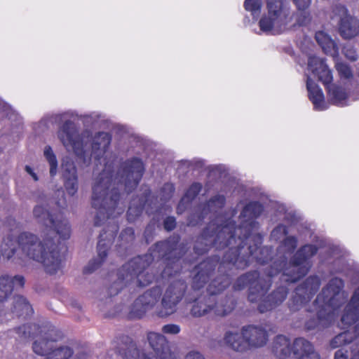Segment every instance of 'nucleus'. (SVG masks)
Segmentation results:
<instances>
[{"label":"nucleus","mask_w":359,"mask_h":359,"mask_svg":"<svg viewBox=\"0 0 359 359\" xmlns=\"http://www.w3.org/2000/svg\"><path fill=\"white\" fill-rule=\"evenodd\" d=\"M77 307H78V309H81V306L80 305H78V306H77Z\"/></svg>","instance_id":"obj_60"},{"label":"nucleus","mask_w":359,"mask_h":359,"mask_svg":"<svg viewBox=\"0 0 359 359\" xmlns=\"http://www.w3.org/2000/svg\"><path fill=\"white\" fill-rule=\"evenodd\" d=\"M162 332L168 334H177L180 332V327L176 324H167L163 326Z\"/></svg>","instance_id":"obj_47"},{"label":"nucleus","mask_w":359,"mask_h":359,"mask_svg":"<svg viewBox=\"0 0 359 359\" xmlns=\"http://www.w3.org/2000/svg\"><path fill=\"white\" fill-rule=\"evenodd\" d=\"M343 287L344 282L338 278L331 279L323 287L316 299L318 302L323 303L322 308L318 312L317 319H310L306 323V330H311L318 327H325L333 321L334 311L347 299V294L342 290Z\"/></svg>","instance_id":"obj_8"},{"label":"nucleus","mask_w":359,"mask_h":359,"mask_svg":"<svg viewBox=\"0 0 359 359\" xmlns=\"http://www.w3.org/2000/svg\"><path fill=\"white\" fill-rule=\"evenodd\" d=\"M119 198L118 190L113 180L112 168L110 165H105L92 184L91 205L95 210V226H100L109 217L123 212V209L118 208Z\"/></svg>","instance_id":"obj_5"},{"label":"nucleus","mask_w":359,"mask_h":359,"mask_svg":"<svg viewBox=\"0 0 359 359\" xmlns=\"http://www.w3.org/2000/svg\"><path fill=\"white\" fill-rule=\"evenodd\" d=\"M339 74L345 79H350L353 76L351 67L346 63L337 62L335 65Z\"/></svg>","instance_id":"obj_45"},{"label":"nucleus","mask_w":359,"mask_h":359,"mask_svg":"<svg viewBox=\"0 0 359 359\" xmlns=\"http://www.w3.org/2000/svg\"><path fill=\"white\" fill-rule=\"evenodd\" d=\"M43 155L50 166V175L54 177L57 172V160L50 146L47 145L44 147Z\"/></svg>","instance_id":"obj_35"},{"label":"nucleus","mask_w":359,"mask_h":359,"mask_svg":"<svg viewBox=\"0 0 359 359\" xmlns=\"http://www.w3.org/2000/svg\"><path fill=\"white\" fill-rule=\"evenodd\" d=\"M212 312L219 317H225L230 314L234 309L235 304L233 299L230 297H224L216 299L212 297Z\"/></svg>","instance_id":"obj_26"},{"label":"nucleus","mask_w":359,"mask_h":359,"mask_svg":"<svg viewBox=\"0 0 359 359\" xmlns=\"http://www.w3.org/2000/svg\"><path fill=\"white\" fill-rule=\"evenodd\" d=\"M278 272L273 267L266 271V276L258 271L247 272L236 279L233 287L235 290H242L248 286V299L252 303L258 304V311L262 313L271 311L285 302L289 291L285 286H279L266 295L272 284L271 278Z\"/></svg>","instance_id":"obj_3"},{"label":"nucleus","mask_w":359,"mask_h":359,"mask_svg":"<svg viewBox=\"0 0 359 359\" xmlns=\"http://www.w3.org/2000/svg\"><path fill=\"white\" fill-rule=\"evenodd\" d=\"M334 359H348V351L344 349H339L334 353Z\"/></svg>","instance_id":"obj_52"},{"label":"nucleus","mask_w":359,"mask_h":359,"mask_svg":"<svg viewBox=\"0 0 359 359\" xmlns=\"http://www.w3.org/2000/svg\"><path fill=\"white\" fill-rule=\"evenodd\" d=\"M225 203V198L222 195H217L211 198L203 208L201 217H204L205 215L208 212H217L218 209L222 208Z\"/></svg>","instance_id":"obj_33"},{"label":"nucleus","mask_w":359,"mask_h":359,"mask_svg":"<svg viewBox=\"0 0 359 359\" xmlns=\"http://www.w3.org/2000/svg\"><path fill=\"white\" fill-rule=\"evenodd\" d=\"M176 226L175 219L172 217H168L164 220V228L168 231H171Z\"/></svg>","instance_id":"obj_50"},{"label":"nucleus","mask_w":359,"mask_h":359,"mask_svg":"<svg viewBox=\"0 0 359 359\" xmlns=\"http://www.w3.org/2000/svg\"><path fill=\"white\" fill-rule=\"evenodd\" d=\"M294 354L299 355L298 359H320L319 353L315 351L313 344L301 337L294 340Z\"/></svg>","instance_id":"obj_24"},{"label":"nucleus","mask_w":359,"mask_h":359,"mask_svg":"<svg viewBox=\"0 0 359 359\" xmlns=\"http://www.w3.org/2000/svg\"><path fill=\"white\" fill-rule=\"evenodd\" d=\"M343 53L345 57L351 61H355L358 59V54L356 53V50L351 46H344L343 49Z\"/></svg>","instance_id":"obj_46"},{"label":"nucleus","mask_w":359,"mask_h":359,"mask_svg":"<svg viewBox=\"0 0 359 359\" xmlns=\"http://www.w3.org/2000/svg\"><path fill=\"white\" fill-rule=\"evenodd\" d=\"M62 172L63 179L78 177L76 166L69 158L62 159Z\"/></svg>","instance_id":"obj_37"},{"label":"nucleus","mask_w":359,"mask_h":359,"mask_svg":"<svg viewBox=\"0 0 359 359\" xmlns=\"http://www.w3.org/2000/svg\"><path fill=\"white\" fill-rule=\"evenodd\" d=\"M162 294L159 287H152L139 296L133 303L129 312L130 318H140L159 302Z\"/></svg>","instance_id":"obj_15"},{"label":"nucleus","mask_w":359,"mask_h":359,"mask_svg":"<svg viewBox=\"0 0 359 359\" xmlns=\"http://www.w3.org/2000/svg\"><path fill=\"white\" fill-rule=\"evenodd\" d=\"M320 285V278L317 276H310L306 281L297 287V293L309 296L310 299L311 297L318 290Z\"/></svg>","instance_id":"obj_29"},{"label":"nucleus","mask_w":359,"mask_h":359,"mask_svg":"<svg viewBox=\"0 0 359 359\" xmlns=\"http://www.w3.org/2000/svg\"><path fill=\"white\" fill-rule=\"evenodd\" d=\"M15 331L22 341L36 337L32 344L33 351L46 358L49 356L55 343L63 338L62 332L51 325L41 327L36 324L23 325Z\"/></svg>","instance_id":"obj_9"},{"label":"nucleus","mask_w":359,"mask_h":359,"mask_svg":"<svg viewBox=\"0 0 359 359\" xmlns=\"http://www.w3.org/2000/svg\"><path fill=\"white\" fill-rule=\"evenodd\" d=\"M187 285L182 280L172 281L165 288L160 304L156 307L154 314L159 318H167L177 310V306L183 299Z\"/></svg>","instance_id":"obj_13"},{"label":"nucleus","mask_w":359,"mask_h":359,"mask_svg":"<svg viewBox=\"0 0 359 359\" xmlns=\"http://www.w3.org/2000/svg\"><path fill=\"white\" fill-rule=\"evenodd\" d=\"M223 342L229 349L236 353H243L249 351L242 328L240 331H226L224 334Z\"/></svg>","instance_id":"obj_19"},{"label":"nucleus","mask_w":359,"mask_h":359,"mask_svg":"<svg viewBox=\"0 0 359 359\" xmlns=\"http://www.w3.org/2000/svg\"><path fill=\"white\" fill-rule=\"evenodd\" d=\"M64 180V187L69 196H74L79 189L78 177L67 178Z\"/></svg>","instance_id":"obj_41"},{"label":"nucleus","mask_w":359,"mask_h":359,"mask_svg":"<svg viewBox=\"0 0 359 359\" xmlns=\"http://www.w3.org/2000/svg\"><path fill=\"white\" fill-rule=\"evenodd\" d=\"M309 300V296L305 295L303 292L297 294L296 289L294 294L289 302V307L293 311H298Z\"/></svg>","instance_id":"obj_38"},{"label":"nucleus","mask_w":359,"mask_h":359,"mask_svg":"<svg viewBox=\"0 0 359 359\" xmlns=\"http://www.w3.org/2000/svg\"><path fill=\"white\" fill-rule=\"evenodd\" d=\"M81 117L83 118V121L87 124H90L93 122V117L91 115H83Z\"/></svg>","instance_id":"obj_55"},{"label":"nucleus","mask_w":359,"mask_h":359,"mask_svg":"<svg viewBox=\"0 0 359 359\" xmlns=\"http://www.w3.org/2000/svg\"><path fill=\"white\" fill-rule=\"evenodd\" d=\"M217 264V260L208 259L196 266L192 285L194 290H199L204 286L214 272Z\"/></svg>","instance_id":"obj_17"},{"label":"nucleus","mask_w":359,"mask_h":359,"mask_svg":"<svg viewBox=\"0 0 359 359\" xmlns=\"http://www.w3.org/2000/svg\"><path fill=\"white\" fill-rule=\"evenodd\" d=\"M121 245H130L133 243L135 239L134 230L132 228L125 229L121 233L120 236Z\"/></svg>","instance_id":"obj_43"},{"label":"nucleus","mask_w":359,"mask_h":359,"mask_svg":"<svg viewBox=\"0 0 359 359\" xmlns=\"http://www.w3.org/2000/svg\"><path fill=\"white\" fill-rule=\"evenodd\" d=\"M358 75L359 76V68H358Z\"/></svg>","instance_id":"obj_61"},{"label":"nucleus","mask_w":359,"mask_h":359,"mask_svg":"<svg viewBox=\"0 0 359 359\" xmlns=\"http://www.w3.org/2000/svg\"><path fill=\"white\" fill-rule=\"evenodd\" d=\"M14 310L21 314L28 315L32 313V308L27 300L22 296H15L13 299Z\"/></svg>","instance_id":"obj_36"},{"label":"nucleus","mask_w":359,"mask_h":359,"mask_svg":"<svg viewBox=\"0 0 359 359\" xmlns=\"http://www.w3.org/2000/svg\"><path fill=\"white\" fill-rule=\"evenodd\" d=\"M147 340L154 351V358H150L151 359H165L172 354L168 341L163 334L154 332H149ZM145 357L148 358L146 355Z\"/></svg>","instance_id":"obj_18"},{"label":"nucleus","mask_w":359,"mask_h":359,"mask_svg":"<svg viewBox=\"0 0 359 359\" xmlns=\"http://www.w3.org/2000/svg\"><path fill=\"white\" fill-rule=\"evenodd\" d=\"M297 239L293 236L287 237L278 249V254L281 259L280 263L275 269L278 271L283 270L281 280L283 282L294 283L304 276L309 271L311 264L309 259L318 251V248L313 245H305L294 255L289 264L285 266V261L297 247Z\"/></svg>","instance_id":"obj_7"},{"label":"nucleus","mask_w":359,"mask_h":359,"mask_svg":"<svg viewBox=\"0 0 359 359\" xmlns=\"http://www.w3.org/2000/svg\"><path fill=\"white\" fill-rule=\"evenodd\" d=\"M273 353L279 358H286L292 353L294 354V341L291 342L290 339L284 335H278L273 341Z\"/></svg>","instance_id":"obj_23"},{"label":"nucleus","mask_w":359,"mask_h":359,"mask_svg":"<svg viewBox=\"0 0 359 359\" xmlns=\"http://www.w3.org/2000/svg\"><path fill=\"white\" fill-rule=\"evenodd\" d=\"M306 88L309 92L310 100L313 102L315 108L323 109V104L324 102V95L319 87L310 79L307 78Z\"/></svg>","instance_id":"obj_28"},{"label":"nucleus","mask_w":359,"mask_h":359,"mask_svg":"<svg viewBox=\"0 0 359 359\" xmlns=\"http://www.w3.org/2000/svg\"><path fill=\"white\" fill-rule=\"evenodd\" d=\"M341 322L347 325L353 323L355 325L352 331L341 332L330 341L329 346L332 349L349 344L359 339V287L355 290L350 302L346 305Z\"/></svg>","instance_id":"obj_11"},{"label":"nucleus","mask_w":359,"mask_h":359,"mask_svg":"<svg viewBox=\"0 0 359 359\" xmlns=\"http://www.w3.org/2000/svg\"><path fill=\"white\" fill-rule=\"evenodd\" d=\"M57 135L67 151H73L76 156L83 157L85 162L89 161L92 156L100 158L111 142V136L104 132H99L92 137L89 130H85L79 135L75 124L69 120L60 127Z\"/></svg>","instance_id":"obj_4"},{"label":"nucleus","mask_w":359,"mask_h":359,"mask_svg":"<svg viewBox=\"0 0 359 359\" xmlns=\"http://www.w3.org/2000/svg\"><path fill=\"white\" fill-rule=\"evenodd\" d=\"M163 189L168 190L170 193H172L174 191V187L172 184H165Z\"/></svg>","instance_id":"obj_56"},{"label":"nucleus","mask_w":359,"mask_h":359,"mask_svg":"<svg viewBox=\"0 0 359 359\" xmlns=\"http://www.w3.org/2000/svg\"><path fill=\"white\" fill-rule=\"evenodd\" d=\"M243 334L249 351L264 346L269 340V334L264 327L260 325H248L242 327Z\"/></svg>","instance_id":"obj_16"},{"label":"nucleus","mask_w":359,"mask_h":359,"mask_svg":"<svg viewBox=\"0 0 359 359\" xmlns=\"http://www.w3.org/2000/svg\"><path fill=\"white\" fill-rule=\"evenodd\" d=\"M231 283L230 278L228 275H223L214 279L208 285V290L210 296L215 295L224 291Z\"/></svg>","instance_id":"obj_31"},{"label":"nucleus","mask_w":359,"mask_h":359,"mask_svg":"<svg viewBox=\"0 0 359 359\" xmlns=\"http://www.w3.org/2000/svg\"><path fill=\"white\" fill-rule=\"evenodd\" d=\"M332 18H337L339 19V23L341 22L344 18H348V16H351L348 13V9L341 4H335L332 7Z\"/></svg>","instance_id":"obj_42"},{"label":"nucleus","mask_w":359,"mask_h":359,"mask_svg":"<svg viewBox=\"0 0 359 359\" xmlns=\"http://www.w3.org/2000/svg\"><path fill=\"white\" fill-rule=\"evenodd\" d=\"M339 30L344 39L355 37L359 34V20L353 15L344 18L341 22L339 23Z\"/></svg>","instance_id":"obj_25"},{"label":"nucleus","mask_w":359,"mask_h":359,"mask_svg":"<svg viewBox=\"0 0 359 359\" xmlns=\"http://www.w3.org/2000/svg\"><path fill=\"white\" fill-rule=\"evenodd\" d=\"M108 249L109 245L101 238L97 243V257L90 262L86 268L89 272L96 270L104 262L107 255Z\"/></svg>","instance_id":"obj_30"},{"label":"nucleus","mask_w":359,"mask_h":359,"mask_svg":"<svg viewBox=\"0 0 359 359\" xmlns=\"http://www.w3.org/2000/svg\"><path fill=\"white\" fill-rule=\"evenodd\" d=\"M196 223H198V222H193V221H191V220L189 222V224H191V225H194V224H196Z\"/></svg>","instance_id":"obj_58"},{"label":"nucleus","mask_w":359,"mask_h":359,"mask_svg":"<svg viewBox=\"0 0 359 359\" xmlns=\"http://www.w3.org/2000/svg\"><path fill=\"white\" fill-rule=\"evenodd\" d=\"M297 8L300 11H304L307 9L311 2V0H292Z\"/></svg>","instance_id":"obj_49"},{"label":"nucleus","mask_w":359,"mask_h":359,"mask_svg":"<svg viewBox=\"0 0 359 359\" xmlns=\"http://www.w3.org/2000/svg\"><path fill=\"white\" fill-rule=\"evenodd\" d=\"M185 359H205V358L200 352L191 351L186 355Z\"/></svg>","instance_id":"obj_51"},{"label":"nucleus","mask_w":359,"mask_h":359,"mask_svg":"<svg viewBox=\"0 0 359 359\" xmlns=\"http://www.w3.org/2000/svg\"><path fill=\"white\" fill-rule=\"evenodd\" d=\"M73 353V350L68 346L57 347L55 345L49 356L45 359H69Z\"/></svg>","instance_id":"obj_34"},{"label":"nucleus","mask_w":359,"mask_h":359,"mask_svg":"<svg viewBox=\"0 0 359 359\" xmlns=\"http://www.w3.org/2000/svg\"><path fill=\"white\" fill-rule=\"evenodd\" d=\"M143 204L140 203L139 205H136V202L133 200L127 212L128 220L130 222H134L142 212Z\"/></svg>","instance_id":"obj_40"},{"label":"nucleus","mask_w":359,"mask_h":359,"mask_svg":"<svg viewBox=\"0 0 359 359\" xmlns=\"http://www.w3.org/2000/svg\"><path fill=\"white\" fill-rule=\"evenodd\" d=\"M245 8L251 12L253 15H258L262 8L261 0H245L244 2Z\"/></svg>","instance_id":"obj_44"},{"label":"nucleus","mask_w":359,"mask_h":359,"mask_svg":"<svg viewBox=\"0 0 359 359\" xmlns=\"http://www.w3.org/2000/svg\"><path fill=\"white\" fill-rule=\"evenodd\" d=\"M237 243L228 245L229 249L223 257L219 266V271L226 272V269L235 267L237 269H244L254 261L263 264L271 260V250L267 247H259L262 237L255 233L247 237L238 236Z\"/></svg>","instance_id":"obj_6"},{"label":"nucleus","mask_w":359,"mask_h":359,"mask_svg":"<svg viewBox=\"0 0 359 359\" xmlns=\"http://www.w3.org/2000/svg\"><path fill=\"white\" fill-rule=\"evenodd\" d=\"M177 242L174 239H170L157 243L153 247L150 255L135 257L123 265L118 271V282L115 283L114 285L111 287L110 294H116L118 292V289L114 291V287L118 284L126 285L130 283L135 282L137 286L140 287H144L150 284L154 279V276L144 271L149 265L151 260L155 257H165L167 259H169V262L167 264L163 271L165 275H172L170 269H174V272L177 273L180 268V264L178 263L180 262V257H174L175 259H176V261H170L172 256L175 255L177 251H178Z\"/></svg>","instance_id":"obj_2"},{"label":"nucleus","mask_w":359,"mask_h":359,"mask_svg":"<svg viewBox=\"0 0 359 359\" xmlns=\"http://www.w3.org/2000/svg\"><path fill=\"white\" fill-rule=\"evenodd\" d=\"M212 297L199 296L191 302L190 314L194 318L205 316L212 312Z\"/></svg>","instance_id":"obj_22"},{"label":"nucleus","mask_w":359,"mask_h":359,"mask_svg":"<svg viewBox=\"0 0 359 359\" xmlns=\"http://www.w3.org/2000/svg\"><path fill=\"white\" fill-rule=\"evenodd\" d=\"M144 170L143 163L140 159L128 160L121 165L117 173L118 183L124 184L126 191L129 193L139 184Z\"/></svg>","instance_id":"obj_14"},{"label":"nucleus","mask_w":359,"mask_h":359,"mask_svg":"<svg viewBox=\"0 0 359 359\" xmlns=\"http://www.w3.org/2000/svg\"><path fill=\"white\" fill-rule=\"evenodd\" d=\"M201 188L202 185L200 183L196 182L192 184L179 204L178 210L181 209V206L184 203L189 202L192 200L200 192Z\"/></svg>","instance_id":"obj_39"},{"label":"nucleus","mask_w":359,"mask_h":359,"mask_svg":"<svg viewBox=\"0 0 359 359\" xmlns=\"http://www.w3.org/2000/svg\"><path fill=\"white\" fill-rule=\"evenodd\" d=\"M308 67L313 74L318 76L319 81L325 85H327L332 81L331 72L323 59L315 55H310L308 60Z\"/></svg>","instance_id":"obj_21"},{"label":"nucleus","mask_w":359,"mask_h":359,"mask_svg":"<svg viewBox=\"0 0 359 359\" xmlns=\"http://www.w3.org/2000/svg\"><path fill=\"white\" fill-rule=\"evenodd\" d=\"M267 15L259 20L260 29L264 32L279 34L292 20V13L283 0H267Z\"/></svg>","instance_id":"obj_12"},{"label":"nucleus","mask_w":359,"mask_h":359,"mask_svg":"<svg viewBox=\"0 0 359 359\" xmlns=\"http://www.w3.org/2000/svg\"><path fill=\"white\" fill-rule=\"evenodd\" d=\"M262 211V207L259 203L251 202L247 204L240 215L241 224L237 228L231 219L226 220L220 225L212 222L197 238L194 248L195 252L203 255L212 247L221 250L231 245L233 242L236 243L239 236L247 237L255 234L253 231L257 229L255 219Z\"/></svg>","instance_id":"obj_1"},{"label":"nucleus","mask_w":359,"mask_h":359,"mask_svg":"<svg viewBox=\"0 0 359 359\" xmlns=\"http://www.w3.org/2000/svg\"><path fill=\"white\" fill-rule=\"evenodd\" d=\"M316 39L325 54L331 56L337 55L338 48L334 41L325 32L321 31L316 32Z\"/></svg>","instance_id":"obj_27"},{"label":"nucleus","mask_w":359,"mask_h":359,"mask_svg":"<svg viewBox=\"0 0 359 359\" xmlns=\"http://www.w3.org/2000/svg\"><path fill=\"white\" fill-rule=\"evenodd\" d=\"M149 227H147V229H146V231H145V235H147V232L149 231Z\"/></svg>","instance_id":"obj_59"},{"label":"nucleus","mask_w":359,"mask_h":359,"mask_svg":"<svg viewBox=\"0 0 359 359\" xmlns=\"http://www.w3.org/2000/svg\"><path fill=\"white\" fill-rule=\"evenodd\" d=\"M33 217L38 223L42 224L46 229L50 231V235L44 234L39 238H50L53 239L56 250L58 252L60 269H62V262L60 252L57 245L54 240V236L57 234L62 239H67L70 236V228L68 222L61 215H54L51 213L46 205L39 203L33 208ZM38 237L39 236L36 235Z\"/></svg>","instance_id":"obj_10"},{"label":"nucleus","mask_w":359,"mask_h":359,"mask_svg":"<svg viewBox=\"0 0 359 359\" xmlns=\"http://www.w3.org/2000/svg\"><path fill=\"white\" fill-rule=\"evenodd\" d=\"M287 233V228L284 225H278L276 228H275L271 232V236L275 239H279L282 236L286 235Z\"/></svg>","instance_id":"obj_48"},{"label":"nucleus","mask_w":359,"mask_h":359,"mask_svg":"<svg viewBox=\"0 0 359 359\" xmlns=\"http://www.w3.org/2000/svg\"><path fill=\"white\" fill-rule=\"evenodd\" d=\"M25 278L21 275L13 277L3 275L0 276V303L6 301L13 294L14 287H22Z\"/></svg>","instance_id":"obj_20"},{"label":"nucleus","mask_w":359,"mask_h":359,"mask_svg":"<svg viewBox=\"0 0 359 359\" xmlns=\"http://www.w3.org/2000/svg\"><path fill=\"white\" fill-rule=\"evenodd\" d=\"M66 116V114H56L55 116V122H60L62 119H63V117Z\"/></svg>","instance_id":"obj_57"},{"label":"nucleus","mask_w":359,"mask_h":359,"mask_svg":"<svg viewBox=\"0 0 359 359\" xmlns=\"http://www.w3.org/2000/svg\"><path fill=\"white\" fill-rule=\"evenodd\" d=\"M25 170L29 175L32 176L34 181L39 180L37 175L34 172L33 169L30 166L26 165Z\"/></svg>","instance_id":"obj_53"},{"label":"nucleus","mask_w":359,"mask_h":359,"mask_svg":"<svg viewBox=\"0 0 359 359\" xmlns=\"http://www.w3.org/2000/svg\"><path fill=\"white\" fill-rule=\"evenodd\" d=\"M309 20V15H307V13L304 12L302 13V19H300V18L298 19L297 23L299 25H303L306 24Z\"/></svg>","instance_id":"obj_54"},{"label":"nucleus","mask_w":359,"mask_h":359,"mask_svg":"<svg viewBox=\"0 0 359 359\" xmlns=\"http://www.w3.org/2000/svg\"><path fill=\"white\" fill-rule=\"evenodd\" d=\"M328 95L331 102L337 105H343L347 95L345 90L334 84L327 86Z\"/></svg>","instance_id":"obj_32"}]
</instances>
